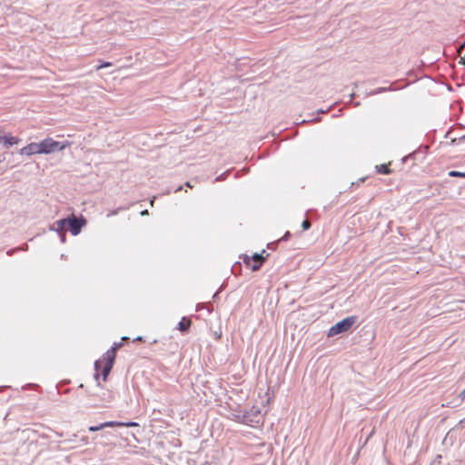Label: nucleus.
I'll list each match as a JSON object with an SVG mask.
<instances>
[{
  "instance_id": "obj_1",
  "label": "nucleus",
  "mask_w": 465,
  "mask_h": 465,
  "mask_svg": "<svg viewBox=\"0 0 465 465\" xmlns=\"http://www.w3.org/2000/svg\"><path fill=\"white\" fill-rule=\"evenodd\" d=\"M356 318L355 317H348L343 319L342 321L337 322L333 326H331L329 329L328 336L333 337L335 335L343 333L347 331H349L351 326L355 323Z\"/></svg>"
},
{
  "instance_id": "obj_2",
  "label": "nucleus",
  "mask_w": 465,
  "mask_h": 465,
  "mask_svg": "<svg viewBox=\"0 0 465 465\" xmlns=\"http://www.w3.org/2000/svg\"><path fill=\"white\" fill-rule=\"evenodd\" d=\"M41 153H52L56 151L64 150L68 143H61L54 141L52 138H47L39 143Z\"/></svg>"
},
{
  "instance_id": "obj_3",
  "label": "nucleus",
  "mask_w": 465,
  "mask_h": 465,
  "mask_svg": "<svg viewBox=\"0 0 465 465\" xmlns=\"http://www.w3.org/2000/svg\"><path fill=\"white\" fill-rule=\"evenodd\" d=\"M85 223L86 221L83 217L77 219L75 216L72 215L67 218V225L70 227L71 233L74 236L80 233L82 227L84 226Z\"/></svg>"
},
{
  "instance_id": "obj_4",
  "label": "nucleus",
  "mask_w": 465,
  "mask_h": 465,
  "mask_svg": "<svg viewBox=\"0 0 465 465\" xmlns=\"http://www.w3.org/2000/svg\"><path fill=\"white\" fill-rule=\"evenodd\" d=\"M104 361H105V363L103 367L102 373L104 381L106 380L108 374L110 373L114 361V349H110L105 352L104 356Z\"/></svg>"
},
{
  "instance_id": "obj_5",
  "label": "nucleus",
  "mask_w": 465,
  "mask_h": 465,
  "mask_svg": "<svg viewBox=\"0 0 465 465\" xmlns=\"http://www.w3.org/2000/svg\"><path fill=\"white\" fill-rule=\"evenodd\" d=\"M251 260L252 261V263H251L250 258L244 259V262L252 268V271H257L262 266L264 257L262 254L254 253Z\"/></svg>"
},
{
  "instance_id": "obj_6",
  "label": "nucleus",
  "mask_w": 465,
  "mask_h": 465,
  "mask_svg": "<svg viewBox=\"0 0 465 465\" xmlns=\"http://www.w3.org/2000/svg\"><path fill=\"white\" fill-rule=\"evenodd\" d=\"M41 153L39 143H31L20 150L22 155H33Z\"/></svg>"
},
{
  "instance_id": "obj_7",
  "label": "nucleus",
  "mask_w": 465,
  "mask_h": 465,
  "mask_svg": "<svg viewBox=\"0 0 465 465\" xmlns=\"http://www.w3.org/2000/svg\"><path fill=\"white\" fill-rule=\"evenodd\" d=\"M3 143L5 148H9L12 145L17 144L19 139L11 135H0V143Z\"/></svg>"
},
{
  "instance_id": "obj_8",
  "label": "nucleus",
  "mask_w": 465,
  "mask_h": 465,
  "mask_svg": "<svg viewBox=\"0 0 465 465\" xmlns=\"http://www.w3.org/2000/svg\"><path fill=\"white\" fill-rule=\"evenodd\" d=\"M114 425V421H105L97 426H90L88 428V430L91 432L99 431L101 430H104V428H113Z\"/></svg>"
},
{
  "instance_id": "obj_9",
  "label": "nucleus",
  "mask_w": 465,
  "mask_h": 465,
  "mask_svg": "<svg viewBox=\"0 0 465 465\" xmlns=\"http://www.w3.org/2000/svg\"><path fill=\"white\" fill-rule=\"evenodd\" d=\"M191 323H192V322L190 319H188L186 317H183L182 320L178 323V329L181 331H186L190 328Z\"/></svg>"
},
{
  "instance_id": "obj_10",
  "label": "nucleus",
  "mask_w": 465,
  "mask_h": 465,
  "mask_svg": "<svg viewBox=\"0 0 465 465\" xmlns=\"http://www.w3.org/2000/svg\"><path fill=\"white\" fill-rule=\"evenodd\" d=\"M66 225L67 219H61L54 223L53 229L56 230L59 232H64Z\"/></svg>"
},
{
  "instance_id": "obj_11",
  "label": "nucleus",
  "mask_w": 465,
  "mask_h": 465,
  "mask_svg": "<svg viewBox=\"0 0 465 465\" xmlns=\"http://www.w3.org/2000/svg\"><path fill=\"white\" fill-rule=\"evenodd\" d=\"M114 427H135L138 426V423L134 421L129 422H121V421H114Z\"/></svg>"
},
{
  "instance_id": "obj_12",
  "label": "nucleus",
  "mask_w": 465,
  "mask_h": 465,
  "mask_svg": "<svg viewBox=\"0 0 465 465\" xmlns=\"http://www.w3.org/2000/svg\"><path fill=\"white\" fill-rule=\"evenodd\" d=\"M458 53L460 56V62L465 64V43L459 47Z\"/></svg>"
},
{
  "instance_id": "obj_13",
  "label": "nucleus",
  "mask_w": 465,
  "mask_h": 465,
  "mask_svg": "<svg viewBox=\"0 0 465 465\" xmlns=\"http://www.w3.org/2000/svg\"><path fill=\"white\" fill-rule=\"evenodd\" d=\"M378 172L383 174H389L391 173V170L389 167L385 164H381L380 166H377Z\"/></svg>"
},
{
  "instance_id": "obj_14",
  "label": "nucleus",
  "mask_w": 465,
  "mask_h": 465,
  "mask_svg": "<svg viewBox=\"0 0 465 465\" xmlns=\"http://www.w3.org/2000/svg\"><path fill=\"white\" fill-rule=\"evenodd\" d=\"M449 175L451 177H465V173H460L457 171H450Z\"/></svg>"
},
{
  "instance_id": "obj_15",
  "label": "nucleus",
  "mask_w": 465,
  "mask_h": 465,
  "mask_svg": "<svg viewBox=\"0 0 465 465\" xmlns=\"http://www.w3.org/2000/svg\"><path fill=\"white\" fill-rule=\"evenodd\" d=\"M303 230H308L311 227V223L308 220H304L302 223Z\"/></svg>"
},
{
  "instance_id": "obj_16",
  "label": "nucleus",
  "mask_w": 465,
  "mask_h": 465,
  "mask_svg": "<svg viewBox=\"0 0 465 465\" xmlns=\"http://www.w3.org/2000/svg\"><path fill=\"white\" fill-rule=\"evenodd\" d=\"M110 65H111V63H109V62L103 63V64H101L97 67V70L102 69V68H104V67H108V66H110Z\"/></svg>"
},
{
  "instance_id": "obj_17",
  "label": "nucleus",
  "mask_w": 465,
  "mask_h": 465,
  "mask_svg": "<svg viewBox=\"0 0 465 465\" xmlns=\"http://www.w3.org/2000/svg\"><path fill=\"white\" fill-rule=\"evenodd\" d=\"M101 364H102V361H96L94 362V367H95V369H96V370H98V369L100 368Z\"/></svg>"
},
{
  "instance_id": "obj_18",
  "label": "nucleus",
  "mask_w": 465,
  "mask_h": 465,
  "mask_svg": "<svg viewBox=\"0 0 465 465\" xmlns=\"http://www.w3.org/2000/svg\"><path fill=\"white\" fill-rule=\"evenodd\" d=\"M80 441L84 444V445H86L88 443V440H87V438L86 437H82Z\"/></svg>"
},
{
  "instance_id": "obj_19",
  "label": "nucleus",
  "mask_w": 465,
  "mask_h": 465,
  "mask_svg": "<svg viewBox=\"0 0 465 465\" xmlns=\"http://www.w3.org/2000/svg\"><path fill=\"white\" fill-rule=\"evenodd\" d=\"M121 346L120 343L118 344H114L111 349H114V352L116 351V350Z\"/></svg>"
},
{
  "instance_id": "obj_20",
  "label": "nucleus",
  "mask_w": 465,
  "mask_h": 465,
  "mask_svg": "<svg viewBox=\"0 0 465 465\" xmlns=\"http://www.w3.org/2000/svg\"><path fill=\"white\" fill-rule=\"evenodd\" d=\"M460 397L461 398V400H463V398L465 397V390H463V391L460 392Z\"/></svg>"
},
{
  "instance_id": "obj_21",
  "label": "nucleus",
  "mask_w": 465,
  "mask_h": 465,
  "mask_svg": "<svg viewBox=\"0 0 465 465\" xmlns=\"http://www.w3.org/2000/svg\"><path fill=\"white\" fill-rule=\"evenodd\" d=\"M224 175H225V173H223V174H222V175L218 176V177L216 178V181H221L222 179H223Z\"/></svg>"
},
{
  "instance_id": "obj_22",
  "label": "nucleus",
  "mask_w": 465,
  "mask_h": 465,
  "mask_svg": "<svg viewBox=\"0 0 465 465\" xmlns=\"http://www.w3.org/2000/svg\"><path fill=\"white\" fill-rule=\"evenodd\" d=\"M141 214H142V215H146V214H148V211H147V210H144V211L141 212Z\"/></svg>"
},
{
  "instance_id": "obj_23",
  "label": "nucleus",
  "mask_w": 465,
  "mask_h": 465,
  "mask_svg": "<svg viewBox=\"0 0 465 465\" xmlns=\"http://www.w3.org/2000/svg\"><path fill=\"white\" fill-rule=\"evenodd\" d=\"M387 90L386 88H380L376 93H380V92H382V91H385Z\"/></svg>"
},
{
  "instance_id": "obj_24",
  "label": "nucleus",
  "mask_w": 465,
  "mask_h": 465,
  "mask_svg": "<svg viewBox=\"0 0 465 465\" xmlns=\"http://www.w3.org/2000/svg\"><path fill=\"white\" fill-rule=\"evenodd\" d=\"M154 200H155V197H153V198L151 200V202H150V204H151L152 206L153 205V202H154Z\"/></svg>"
},
{
  "instance_id": "obj_25",
  "label": "nucleus",
  "mask_w": 465,
  "mask_h": 465,
  "mask_svg": "<svg viewBox=\"0 0 465 465\" xmlns=\"http://www.w3.org/2000/svg\"><path fill=\"white\" fill-rule=\"evenodd\" d=\"M290 233L287 232L282 239H286Z\"/></svg>"
},
{
  "instance_id": "obj_26",
  "label": "nucleus",
  "mask_w": 465,
  "mask_h": 465,
  "mask_svg": "<svg viewBox=\"0 0 465 465\" xmlns=\"http://www.w3.org/2000/svg\"><path fill=\"white\" fill-rule=\"evenodd\" d=\"M72 441H73V440H71V439H68L67 440H64V442H72Z\"/></svg>"
},
{
  "instance_id": "obj_27",
  "label": "nucleus",
  "mask_w": 465,
  "mask_h": 465,
  "mask_svg": "<svg viewBox=\"0 0 465 465\" xmlns=\"http://www.w3.org/2000/svg\"><path fill=\"white\" fill-rule=\"evenodd\" d=\"M186 185L189 187H192L191 183L189 182L186 183Z\"/></svg>"
},
{
  "instance_id": "obj_28",
  "label": "nucleus",
  "mask_w": 465,
  "mask_h": 465,
  "mask_svg": "<svg viewBox=\"0 0 465 465\" xmlns=\"http://www.w3.org/2000/svg\"><path fill=\"white\" fill-rule=\"evenodd\" d=\"M180 190H182V187H181V186H180V187H178V188L176 189V192H178V191H180Z\"/></svg>"
}]
</instances>
